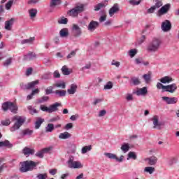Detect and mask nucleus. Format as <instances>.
Segmentation results:
<instances>
[{
    "mask_svg": "<svg viewBox=\"0 0 179 179\" xmlns=\"http://www.w3.org/2000/svg\"><path fill=\"white\" fill-rule=\"evenodd\" d=\"M127 101H132L134 100V95L132 94H127L125 97Z\"/></svg>",
    "mask_w": 179,
    "mask_h": 179,
    "instance_id": "nucleus-59",
    "label": "nucleus"
},
{
    "mask_svg": "<svg viewBox=\"0 0 179 179\" xmlns=\"http://www.w3.org/2000/svg\"><path fill=\"white\" fill-rule=\"evenodd\" d=\"M117 12H120V6H118V3H115L112 8L109 9V15L110 17H113Z\"/></svg>",
    "mask_w": 179,
    "mask_h": 179,
    "instance_id": "nucleus-16",
    "label": "nucleus"
},
{
    "mask_svg": "<svg viewBox=\"0 0 179 179\" xmlns=\"http://www.w3.org/2000/svg\"><path fill=\"white\" fill-rule=\"evenodd\" d=\"M133 94H136V96H146L148 94V87H143V88H138L133 92Z\"/></svg>",
    "mask_w": 179,
    "mask_h": 179,
    "instance_id": "nucleus-14",
    "label": "nucleus"
},
{
    "mask_svg": "<svg viewBox=\"0 0 179 179\" xmlns=\"http://www.w3.org/2000/svg\"><path fill=\"white\" fill-rule=\"evenodd\" d=\"M177 90V84L173 83L169 85H165L164 92H168L169 93H174Z\"/></svg>",
    "mask_w": 179,
    "mask_h": 179,
    "instance_id": "nucleus-17",
    "label": "nucleus"
},
{
    "mask_svg": "<svg viewBox=\"0 0 179 179\" xmlns=\"http://www.w3.org/2000/svg\"><path fill=\"white\" fill-rule=\"evenodd\" d=\"M12 5H13V0H9L6 3V10H10V8H12Z\"/></svg>",
    "mask_w": 179,
    "mask_h": 179,
    "instance_id": "nucleus-53",
    "label": "nucleus"
},
{
    "mask_svg": "<svg viewBox=\"0 0 179 179\" xmlns=\"http://www.w3.org/2000/svg\"><path fill=\"white\" fill-rule=\"evenodd\" d=\"M99 26V22L92 20L88 24L87 30H89V31H94V30H96V29H97Z\"/></svg>",
    "mask_w": 179,
    "mask_h": 179,
    "instance_id": "nucleus-15",
    "label": "nucleus"
},
{
    "mask_svg": "<svg viewBox=\"0 0 179 179\" xmlns=\"http://www.w3.org/2000/svg\"><path fill=\"white\" fill-rule=\"evenodd\" d=\"M147 160L148 161V163L150 166H155V164L157 163V157L155 156H152L150 158H148Z\"/></svg>",
    "mask_w": 179,
    "mask_h": 179,
    "instance_id": "nucleus-32",
    "label": "nucleus"
},
{
    "mask_svg": "<svg viewBox=\"0 0 179 179\" xmlns=\"http://www.w3.org/2000/svg\"><path fill=\"white\" fill-rule=\"evenodd\" d=\"M143 78L144 79L145 83H149V82H150V79H152V76L150 73L144 74L143 76Z\"/></svg>",
    "mask_w": 179,
    "mask_h": 179,
    "instance_id": "nucleus-47",
    "label": "nucleus"
},
{
    "mask_svg": "<svg viewBox=\"0 0 179 179\" xmlns=\"http://www.w3.org/2000/svg\"><path fill=\"white\" fill-rule=\"evenodd\" d=\"M1 125L2 127H9L10 125V119H6L5 120L1 121Z\"/></svg>",
    "mask_w": 179,
    "mask_h": 179,
    "instance_id": "nucleus-45",
    "label": "nucleus"
},
{
    "mask_svg": "<svg viewBox=\"0 0 179 179\" xmlns=\"http://www.w3.org/2000/svg\"><path fill=\"white\" fill-rule=\"evenodd\" d=\"M22 155H24V156L29 157V156H33V155H34V153H36V150H34V148H31L29 146H26L22 149Z\"/></svg>",
    "mask_w": 179,
    "mask_h": 179,
    "instance_id": "nucleus-8",
    "label": "nucleus"
},
{
    "mask_svg": "<svg viewBox=\"0 0 179 179\" xmlns=\"http://www.w3.org/2000/svg\"><path fill=\"white\" fill-rule=\"evenodd\" d=\"M55 87H59L60 89H65L66 84L64 82L57 83L55 85Z\"/></svg>",
    "mask_w": 179,
    "mask_h": 179,
    "instance_id": "nucleus-50",
    "label": "nucleus"
},
{
    "mask_svg": "<svg viewBox=\"0 0 179 179\" xmlns=\"http://www.w3.org/2000/svg\"><path fill=\"white\" fill-rule=\"evenodd\" d=\"M57 23H59V24H67L68 18H66L65 17H62L57 20Z\"/></svg>",
    "mask_w": 179,
    "mask_h": 179,
    "instance_id": "nucleus-40",
    "label": "nucleus"
},
{
    "mask_svg": "<svg viewBox=\"0 0 179 179\" xmlns=\"http://www.w3.org/2000/svg\"><path fill=\"white\" fill-rule=\"evenodd\" d=\"M48 175L47 173H38L36 176V178L38 179H47Z\"/></svg>",
    "mask_w": 179,
    "mask_h": 179,
    "instance_id": "nucleus-60",
    "label": "nucleus"
},
{
    "mask_svg": "<svg viewBox=\"0 0 179 179\" xmlns=\"http://www.w3.org/2000/svg\"><path fill=\"white\" fill-rule=\"evenodd\" d=\"M73 128V124L72 123H68L64 127V129L66 131H69V129H72Z\"/></svg>",
    "mask_w": 179,
    "mask_h": 179,
    "instance_id": "nucleus-62",
    "label": "nucleus"
},
{
    "mask_svg": "<svg viewBox=\"0 0 179 179\" xmlns=\"http://www.w3.org/2000/svg\"><path fill=\"white\" fill-rule=\"evenodd\" d=\"M45 92V94H51V93H53L52 87L50 86V87L46 88Z\"/></svg>",
    "mask_w": 179,
    "mask_h": 179,
    "instance_id": "nucleus-63",
    "label": "nucleus"
},
{
    "mask_svg": "<svg viewBox=\"0 0 179 179\" xmlns=\"http://www.w3.org/2000/svg\"><path fill=\"white\" fill-rule=\"evenodd\" d=\"M144 173H148L149 174H153L155 173V168L152 166H147L144 169Z\"/></svg>",
    "mask_w": 179,
    "mask_h": 179,
    "instance_id": "nucleus-41",
    "label": "nucleus"
},
{
    "mask_svg": "<svg viewBox=\"0 0 179 179\" xmlns=\"http://www.w3.org/2000/svg\"><path fill=\"white\" fill-rule=\"evenodd\" d=\"M45 132H52L54 131V124L49 123L45 128Z\"/></svg>",
    "mask_w": 179,
    "mask_h": 179,
    "instance_id": "nucleus-37",
    "label": "nucleus"
},
{
    "mask_svg": "<svg viewBox=\"0 0 179 179\" xmlns=\"http://www.w3.org/2000/svg\"><path fill=\"white\" fill-rule=\"evenodd\" d=\"M69 169H82L83 165L79 161H74L73 157H70L67 161Z\"/></svg>",
    "mask_w": 179,
    "mask_h": 179,
    "instance_id": "nucleus-7",
    "label": "nucleus"
},
{
    "mask_svg": "<svg viewBox=\"0 0 179 179\" xmlns=\"http://www.w3.org/2000/svg\"><path fill=\"white\" fill-rule=\"evenodd\" d=\"M62 72L63 75H71V71H69V69H68V67H66V66H64L62 68Z\"/></svg>",
    "mask_w": 179,
    "mask_h": 179,
    "instance_id": "nucleus-49",
    "label": "nucleus"
},
{
    "mask_svg": "<svg viewBox=\"0 0 179 179\" xmlns=\"http://www.w3.org/2000/svg\"><path fill=\"white\" fill-rule=\"evenodd\" d=\"M38 162H34L33 161H24L20 162V171L21 173H27V171H33L36 167H37Z\"/></svg>",
    "mask_w": 179,
    "mask_h": 179,
    "instance_id": "nucleus-3",
    "label": "nucleus"
},
{
    "mask_svg": "<svg viewBox=\"0 0 179 179\" xmlns=\"http://www.w3.org/2000/svg\"><path fill=\"white\" fill-rule=\"evenodd\" d=\"M161 29L164 32L170 31L171 30V22L169 20L164 21L162 23Z\"/></svg>",
    "mask_w": 179,
    "mask_h": 179,
    "instance_id": "nucleus-10",
    "label": "nucleus"
},
{
    "mask_svg": "<svg viewBox=\"0 0 179 179\" xmlns=\"http://www.w3.org/2000/svg\"><path fill=\"white\" fill-rule=\"evenodd\" d=\"M105 90H110V89H113V83L111 81L108 82L104 85Z\"/></svg>",
    "mask_w": 179,
    "mask_h": 179,
    "instance_id": "nucleus-54",
    "label": "nucleus"
},
{
    "mask_svg": "<svg viewBox=\"0 0 179 179\" xmlns=\"http://www.w3.org/2000/svg\"><path fill=\"white\" fill-rule=\"evenodd\" d=\"M12 61H13V58L9 57L8 58L3 64V66L8 68V66L12 65Z\"/></svg>",
    "mask_w": 179,
    "mask_h": 179,
    "instance_id": "nucleus-39",
    "label": "nucleus"
},
{
    "mask_svg": "<svg viewBox=\"0 0 179 179\" xmlns=\"http://www.w3.org/2000/svg\"><path fill=\"white\" fill-rule=\"evenodd\" d=\"M92 149V145H85L82 148L81 153L82 155H86V153H87V152H90Z\"/></svg>",
    "mask_w": 179,
    "mask_h": 179,
    "instance_id": "nucleus-29",
    "label": "nucleus"
},
{
    "mask_svg": "<svg viewBox=\"0 0 179 179\" xmlns=\"http://www.w3.org/2000/svg\"><path fill=\"white\" fill-rule=\"evenodd\" d=\"M155 9L157 8L154 6H152L147 10V13H155Z\"/></svg>",
    "mask_w": 179,
    "mask_h": 179,
    "instance_id": "nucleus-64",
    "label": "nucleus"
},
{
    "mask_svg": "<svg viewBox=\"0 0 179 179\" xmlns=\"http://www.w3.org/2000/svg\"><path fill=\"white\" fill-rule=\"evenodd\" d=\"M12 120L15 122L13 125L10 128V132H15V131H18V129H20L23 124L26 122V117L24 116L15 115L13 117Z\"/></svg>",
    "mask_w": 179,
    "mask_h": 179,
    "instance_id": "nucleus-1",
    "label": "nucleus"
},
{
    "mask_svg": "<svg viewBox=\"0 0 179 179\" xmlns=\"http://www.w3.org/2000/svg\"><path fill=\"white\" fill-rule=\"evenodd\" d=\"M52 150V146L47 147L43 149H42V151L43 153H51V151Z\"/></svg>",
    "mask_w": 179,
    "mask_h": 179,
    "instance_id": "nucleus-58",
    "label": "nucleus"
},
{
    "mask_svg": "<svg viewBox=\"0 0 179 179\" xmlns=\"http://www.w3.org/2000/svg\"><path fill=\"white\" fill-rule=\"evenodd\" d=\"M61 106H62L61 103H58V102H56L50 105L49 107L41 105V110L42 111H44L45 113H49V114H51V113H55V111H58V107H61Z\"/></svg>",
    "mask_w": 179,
    "mask_h": 179,
    "instance_id": "nucleus-5",
    "label": "nucleus"
},
{
    "mask_svg": "<svg viewBox=\"0 0 179 179\" xmlns=\"http://www.w3.org/2000/svg\"><path fill=\"white\" fill-rule=\"evenodd\" d=\"M61 4V0H50V12H54V8H55V6H57V5H60Z\"/></svg>",
    "mask_w": 179,
    "mask_h": 179,
    "instance_id": "nucleus-20",
    "label": "nucleus"
},
{
    "mask_svg": "<svg viewBox=\"0 0 179 179\" xmlns=\"http://www.w3.org/2000/svg\"><path fill=\"white\" fill-rule=\"evenodd\" d=\"M159 115H154L152 118H151V121H152V124H153V128H155V129H162V122H160L159 121Z\"/></svg>",
    "mask_w": 179,
    "mask_h": 179,
    "instance_id": "nucleus-9",
    "label": "nucleus"
},
{
    "mask_svg": "<svg viewBox=\"0 0 179 179\" xmlns=\"http://www.w3.org/2000/svg\"><path fill=\"white\" fill-rule=\"evenodd\" d=\"M162 47V39L159 38H153L147 46L148 52H157Z\"/></svg>",
    "mask_w": 179,
    "mask_h": 179,
    "instance_id": "nucleus-2",
    "label": "nucleus"
},
{
    "mask_svg": "<svg viewBox=\"0 0 179 179\" xmlns=\"http://www.w3.org/2000/svg\"><path fill=\"white\" fill-rule=\"evenodd\" d=\"M13 148V144L10 143V142H9V141L6 140L4 141H1L0 142V148Z\"/></svg>",
    "mask_w": 179,
    "mask_h": 179,
    "instance_id": "nucleus-26",
    "label": "nucleus"
},
{
    "mask_svg": "<svg viewBox=\"0 0 179 179\" xmlns=\"http://www.w3.org/2000/svg\"><path fill=\"white\" fill-rule=\"evenodd\" d=\"M162 100L166 104H177V102L178 101V98H177V97L162 96Z\"/></svg>",
    "mask_w": 179,
    "mask_h": 179,
    "instance_id": "nucleus-11",
    "label": "nucleus"
},
{
    "mask_svg": "<svg viewBox=\"0 0 179 179\" xmlns=\"http://www.w3.org/2000/svg\"><path fill=\"white\" fill-rule=\"evenodd\" d=\"M59 36L62 38H66L69 36V31H68L67 28H63L59 31Z\"/></svg>",
    "mask_w": 179,
    "mask_h": 179,
    "instance_id": "nucleus-24",
    "label": "nucleus"
},
{
    "mask_svg": "<svg viewBox=\"0 0 179 179\" xmlns=\"http://www.w3.org/2000/svg\"><path fill=\"white\" fill-rule=\"evenodd\" d=\"M44 122V119L38 117L35 122V129H38L41 127V124Z\"/></svg>",
    "mask_w": 179,
    "mask_h": 179,
    "instance_id": "nucleus-30",
    "label": "nucleus"
},
{
    "mask_svg": "<svg viewBox=\"0 0 179 179\" xmlns=\"http://www.w3.org/2000/svg\"><path fill=\"white\" fill-rule=\"evenodd\" d=\"M36 85H38V80L32 81L28 84L22 85V89H24V90H29L33 89Z\"/></svg>",
    "mask_w": 179,
    "mask_h": 179,
    "instance_id": "nucleus-18",
    "label": "nucleus"
},
{
    "mask_svg": "<svg viewBox=\"0 0 179 179\" xmlns=\"http://www.w3.org/2000/svg\"><path fill=\"white\" fill-rule=\"evenodd\" d=\"M56 97H65L66 96V91L64 90H57L53 92Z\"/></svg>",
    "mask_w": 179,
    "mask_h": 179,
    "instance_id": "nucleus-19",
    "label": "nucleus"
},
{
    "mask_svg": "<svg viewBox=\"0 0 179 179\" xmlns=\"http://www.w3.org/2000/svg\"><path fill=\"white\" fill-rule=\"evenodd\" d=\"M105 6L106 5L103 3H99L97 5L94 6V10L95 12H97L100 10V9H103V8H104Z\"/></svg>",
    "mask_w": 179,
    "mask_h": 179,
    "instance_id": "nucleus-43",
    "label": "nucleus"
},
{
    "mask_svg": "<svg viewBox=\"0 0 179 179\" xmlns=\"http://www.w3.org/2000/svg\"><path fill=\"white\" fill-rule=\"evenodd\" d=\"M73 30L74 31V34L76 37H79L80 34H82V29L78 24H73Z\"/></svg>",
    "mask_w": 179,
    "mask_h": 179,
    "instance_id": "nucleus-21",
    "label": "nucleus"
},
{
    "mask_svg": "<svg viewBox=\"0 0 179 179\" xmlns=\"http://www.w3.org/2000/svg\"><path fill=\"white\" fill-rule=\"evenodd\" d=\"M131 85H134V86H138V85H141V81L138 78H135V77L131 78Z\"/></svg>",
    "mask_w": 179,
    "mask_h": 179,
    "instance_id": "nucleus-38",
    "label": "nucleus"
},
{
    "mask_svg": "<svg viewBox=\"0 0 179 179\" xmlns=\"http://www.w3.org/2000/svg\"><path fill=\"white\" fill-rule=\"evenodd\" d=\"M159 82H161V83H163L164 85H166V83H171V82H173V78L170 76H165L159 80Z\"/></svg>",
    "mask_w": 179,
    "mask_h": 179,
    "instance_id": "nucleus-27",
    "label": "nucleus"
},
{
    "mask_svg": "<svg viewBox=\"0 0 179 179\" xmlns=\"http://www.w3.org/2000/svg\"><path fill=\"white\" fill-rule=\"evenodd\" d=\"M1 107L3 111H8V110H10L13 114H17V110H19L17 105L15 104L13 102L9 101L4 102Z\"/></svg>",
    "mask_w": 179,
    "mask_h": 179,
    "instance_id": "nucleus-4",
    "label": "nucleus"
},
{
    "mask_svg": "<svg viewBox=\"0 0 179 179\" xmlns=\"http://www.w3.org/2000/svg\"><path fill=\"white\" fill-rule=\"evenodd\" d=\"M34 41V37L29 38V39H24L21 41V44H31Z\"/></svg>",
    "mask_w": 179,
    "mask_h": 179,
    "instance_id": "nucleus-42",
    "label": "nucleus"
},
{
    "mask_svg": "<svg viewBox=\"0 0 179 179\" xmlns=\"http://www.w3.org/2000/svg\"><path fill=\"white\" fill-rule=\"evenodd\" d=\"M104 156H106V157H108V159H114L115 160H116V162H118L119 163L122 162L124 160L123 155H121L120 157L118 158L117 157V155L115 154L106 152L104 153Z\"/></svg>",
    "mask_w": 179,
    "mask_h": 179,
    "instance_id": "nucleus-12",
    "label": "nucleus"
},
{
    "mask_svg": "<svg viewBox=\"0 0 179 179\" xmlns=\"http://www.w3.org/2000/svg\"><path fill=\"white\" fill-rule=\"evenodd\" d=\"M157 89H158V90H160V89H162V92H164L166 89V85H164L163 84H162V83H157Z\"/></svg>",
    "mask_w": 179,
    "mask_h": 179,
    "instance_id": "nucleus-56",
    "label": "nucleus"
},
{
    "mask_svg": "<svg viewBox=\"0 0 179 179\" xmlns=\"http://www.w3.org/2000/svg\"><path fill=\"white\" fill-rule=\"evenodd\" d=\"M177 161V159H176V157H171L169 159V160L168 161V166H173V164H174V163H176V162Z\"/></svg>",
    "mask_w": 179,
    "mask_h": 179,
    "instance_id": "nucleus-61",
    "label": "nucleus"
},
{
    "mask_svg": "<svg viewBox=\"0 0 179 179\" xmlns=\"http://www.w3.org/2000/svg\"><path fill=\"white\" fill-rule=\"evenodd\" d=\"M29 13L31 19H34L37 16V9L31 8L29 10Z\"/></svg>",
    "mask_w": 179,
    "mask_h": 179,
    "instance_id": "nucleus-34",
    "label": "nucleus"
},
{
    "mask_svg": "<svg viewBox=\"0 0 179 179\" xmlns=\"http://www.w3.org/2000/svg\"><path fill=\"white\" fill-rule=\"evenodd\" d=\"M128 54L131 58H134L136 54H138V50L136 49H131L129 50Z\"/></svg>",
    "mask_w": 179,
    "mask_h": 179,
    "instance_id": "nucleus-44",
    "label": "nucleus"
},
{
    "mask_svg": "<svg viewBox=\"0 0 179 179\" xmlns=\"http://www.w3.org/2000/svg\"><path fill=\"white\" fill-rule=\"evenodd\" d=\"M78 89V85L76 84H71L70 89L67 90L69 94H75L76 93V90Z\"/></svg>",
    "mask_w": 179,
    "mask_h": 179,
    "instance_id": "nucleus-25",
    "label": "nucleus"
},
{
    "mask_svg": "<svg viewBox=\"0 0 179 179\" xmlns=\"http://www.w3.org/2000/svg\"><path fill=\"white\" fill-rule=\"evenodd\" d=\"M84 8L85 6H83V4L76 6L69 11V16H71L72 17H78L79 13H82V12H83Z\"/></svg>",
    "mask_w": 179,
    "mask_h": 179,
    "instance_id": "nucleus-6",
    "label": "nucleus"
},
{
    "mask_svg": "<svg viewBox=\"0 0 179 179\" xmlns=\"http://www.w3.org/2000/svg\"><path fill=\"white\" fill-rule=\"evenodd\" d=\"M27 108L32 115L33 114H37V110H36V108H34L31 106H28Z\"/></svg>",
    "mask_w": 179,
    "mask_h": 179,
    "instance_id": "nucleus-55",
    "label": "nucleus"
},
{
    "mask_svg": "<svg viewBox=\"0 0 179 179\" xmlns=\"http://www.w3.org/2000/svg\"><path fill=\"white\" fill-rule=\"evenodd\" d=\"M13 25V20H10L8 21H6L5 22V29L6 30H11L12 26Z\"/></svg>",
    "mask_w": 179,
    "mask_h": 179,
    "instance_id": "nucleus-33",
    "label": "nucleus"
},
{
    "mask_svg": "<svg viewBox=\"0 0 179 179\" xmlns=\"http://www.w3.org/2000/svg\"><path fill=\"white\" fill-rule=\"evenodd\" d=\"M36 58V53L29 52L27 55L24 56V59L25 61H30L31 59H34Z\"/></svg>",
    "mask_w": 179,
    "mask_h": 179,
    "instance_id": "nucleus-31",
    "label": "nucleus"
},
{
    "mask_svg": "<svg viewBox=\"0 0 179 179\" xmlns=\"http://www.w3.org/2000/svg\"><path fill=\"white\" fill-rule=\"evenodd\" d=\"M141 2H142L141 0H138V1H136V0H129V5H132L133 6H138V5L141 4Z\"/></svg>",
    "mask_w": 179,
    "mask_h": 179,
    "instance_id": "nucleus-46",
    "label": "nucleus"
},
{
    "mask_svg": "<svg viewBox=\"0 0 179 179\" xmlns=\"http://www.w3.org/2000/svg\"><path fill=\"white\" fill-rule=\"evenodd\" d=\"M92 68V62H88L85 64V66L82 68V71H87Z\"/></svg>",
    "mask_w": 179,
    "mask_h": 179,
    "instance_id": "nucleus-51",
    "label": "nucleus"
},
{
    "mask_svg": "<svg viewBox=\"0 0 179 179\" xmlns=\"http://www.w3.org/2000/svg\"><path fill=\"white\" fill-rule=\"evenodd\" d=\"M156 9H159L161 6H163V2L162 0H155V4L154 5Z\"/></svg>",
    "mask_w": 179,
    "mask_h": 179,
    "instance_id": "nucleus-52",
    "label": "nucleus"
},
{
    "mask_svg": "<svg viewBox=\"0 0 179 179\" xmlns=\"http://www.w3.org/2000/svg\"><path fill=\"white\" fill-rule=\"evenodd\" d=\"M134 62L136 65H144V66L149 65V62H145L142 58H136Z\"/></svg>",
    "mask_w": 179,
    "mask_h": 179,
    "instance_id": "nucleus-22",
    "label": "nucleus"
},
{
    "mask_svg": "<svg viewBox=\"0 0 179 179\" xmlns=\"http://www.w3.org/2000/svg\"><path fill=\"white\" fill-rule=\"evenodd\" d=\"M136 154H135L134 152H129L128 154L127 160H129V159H133V160H136Z\"/></svg>",
    "mask_w": 179,
    "mask_h": 179,
    "instance_id": "nucleus-48",
    "label": "nucleus"
},
{
    "mask_svg": "<svg viewBox=\"0 0 179 179\" xmlns=\"http://www.w3.org/2000/svg\"><path fill=\"white\" fill-rule=\"evenodd\" d=\"M129 145L128 143H123L120 148L121 150L123 152V153H127L129 150Z\"/></svg>",
    "mask_w": 179,
    "mask_h": 179,
    "instance_id": "nucleus-35",
    "label": "nucleus"
},
{
    "mask_svg": "<svg viewBox=\"0 0 179 179\" xmlns=\"http://www.w3.org/2000/svg\"><path fill=\"white\" fill-rule=\"evenodd\" d=\"M34 131L30 129H25L22 131V136H31Z\"/></svg>",
    "mask_w": 179,
    "mask_h": 179,
    "instance_id": "nucleus-28",
    "label": "nucleus"
},
{
    "mask_svg": "<svg viewBox=\"0 0 179 179\" xmlns=\"http://www.w3.org/2000/svg\"><path fill=\"white\" fill-rule=\"evenodd\" d=\"M170 8H171V5L170 3L165 4L158 10V15L159 16L166 15V13L170 10Z\"/></svg>",
    "mask_w": 179,
    "mask_h": 179,
    "instance_id": "nucleus-13",
    "label": "nucleus"
},
{
    "mask_svg": "<svg viewBox=\"0 0 179 179\" xmlns=\"http://www.w3.org/2000/svg\"><path fill=\"white\" fill-rule=\"evenodd\" d=\"M101 13L102 15L99 18V22L103 23V22H106L107 19V15L106 14V10H101Z\"/></svg>",
    "mask_w": 179,
    "mask_h": 179,
    "instance_id": "nucleus-36",
    "label": "nucleus"
},
{
    "mask_svg": "<svg viewBox=\"0 0 179 179\" xmlns=\"http://www.w3.org/2000/svg\"><path fill=\"white\" fill-rule=\"evenodd\" d=\"M35 156H36V157H39V159H43V157H44V152H43V150L37 152L35 154Z\"/></svg>",
    "mask_w": 179,
    "mask_h": 179,
    "instance_id": "nucleus-57",
    "label": "nucleus"
},
{
    "mask_svg": "<svg viewBox=\"0 0 179 179\" xmlns=\"http://www.w3.org/2000/svg\"><path fill=\"white\" fill-rule=\"evenodd\" d=\"M72 137V134H71L68 131H64L63 133H60L59 135V139H69L70 138Z\"/></svg>",
    "mask_w": 179,
    "mask_h": 179,
    "instance_id": "nucleus-23",
    "label": "nucleus"
}]
</instances>
